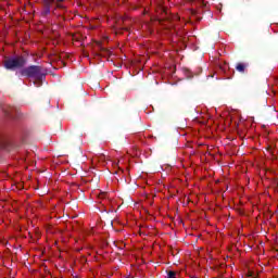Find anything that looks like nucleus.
<instances>
[{
	"label": "nucleus",
	"mask_w": 278,
	"mask_h": 278,
	"mask_svg": "<svg viewBox=\"0 0 278 278\" xmlns=\"http://www.w3.org/2000/svg\"><path fill=\"white\" fill-rule=\"evenodd\" d=\"M22 75H24L25 77H33L34 79H36L38 84L34 81L35 86H40V81H42V73L39 66H30L26 70H23Z\"/></svg>",
	"instance_id": "nucleus-1"
},
{
	"label": "nucleus",
	"mask_w": 278,
	"mask_h": 278,
	"mask_svg": "<svg viewBox=\"0 0 278 278\" xmlns=\"http://www.w3.org/2000/svg\"><path fill=\"white\" fill-rule=\"evenodd\" d=\"M24 65H25V59H23V56L8 59L4 62L5 68H21V66H24Z\"/></svg>",
	"instance_id": "nucleus-2"
},
{
	"label": "nucleus",
	"mask_w": 278,
	"mask_h": 278,
	"mask_svg": "<svg viewBox=\"0 0 278 278\" xmlns=\"http://www.w3.org/2000/svg\"><path fill=\"white\" fill-rule=\"evenodd\" d=\"M93 162H105V155L101 154L93 157Z\"/></svg>",
	"instance_id": "nucleus-3"
},
{
	"label": "nucleus",
	"mask_w": 278,
	"mask_h": 278,
	"mask_svg": "<svg viewBox=\"0 0 278 278\" xmlns=\"http://www.w3.org/2000/svg\"><path fill=\"white\" fill-rule=\"evenodd\" d=\"M244 68H247V65L239 63L237 65V71H239V73H244Z\"/></svg>",
	"instance_id": "nucleus-4"
},
{
	"label": "nucleus",
	"mask_w": 278,
	"mask_h": 278,
	"mask_svg": "<svg viewBox=\"0 0 278 278\" xmlns=\"http://www.w3.org/2000/svg\"><path fill=\"white\" fill-rule=\"evenodd\" d=\"M168 278H177V274L175 271H169Z\"/></svg>",
	"instance_id": "nucleus-5"
},
{
	"label": "nucleus",
	"mask_w": 278,
	"mask_h": 278,
	"mask_svg": "<svg viewBox=\"0 0 278 278\" xmlns=\"http://www.w3.org/2000/svg\"><path fill=\"white\" fill-rule=\"evenodd\" d=\"M118 164H121V161H118L117 163H115V166H118Z\"/></svg>",
	"instance_id": "nucleus-6"
},
{
	"label": "nucleus",
	"mask_w": 278,
	"mask_h": 278,
	"mask_svg": "<svg viewBox=\"0 0 278 278\" xmlns=\"http://www.w3.org/2000/svg\"><path fill=\"white\" fill-rule=\"evenodd\" d=\"M200 1H205V0H200Z\"/></svg>",
	"instance_id": "nucleus-7"
}]
</instances>
